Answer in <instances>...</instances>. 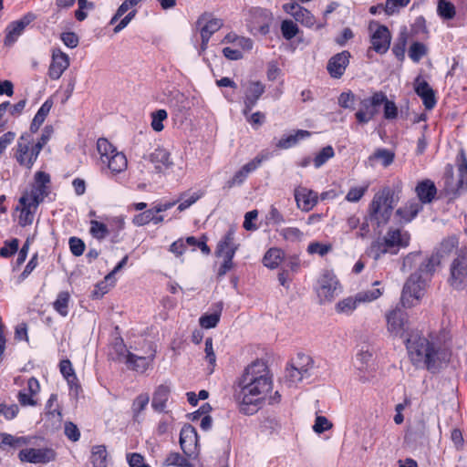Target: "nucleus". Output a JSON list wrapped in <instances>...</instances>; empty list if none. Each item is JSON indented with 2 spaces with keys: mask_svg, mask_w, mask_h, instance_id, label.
<instances>
[{
  "mask_svg": "<svg viewBox=\"0 0 467 467\" xmlns=\"http://www.w3.org/2000/svg\"><path fill=\"white\" fill-rule=\"evenodd\" d=\"M265 87L261 81H251L244 93V116L249 115L253 108L257 104L258 99L265 93Z\"/></svg>",
  "mask_w": 467,
  "mask_h": 467,
  "instance_id": "14",
  "label": "nucleus"
},
{
  "mask_svg": "<svg viewBox=\"0 0 467 467\" xmlns=\"http://www.w3.org/2000/svg\"><path fill=\"white\" fill-rule=\"evenodd\" d=\"M335 156V150L332 146L327 145L321 149L313 159L315 168L318 169L323 166L328 160Z\"/></svg>",
  "mask_w": 467,
  "mask_h": 467,
  "instance_id": "40",
  "label": "nucleus"
},
{
  "mask_svg": "<svg viewBox=\"0 0 467 467\" xmlns=\"http://www.w3.org/2000/svg\"><path fill=\"white\" fill-rule=\"evenodd\" d=\"M457 245L458 239L451 236L444 239L430 256H424L420 251H417L404 257L401 270L405 272L416 268V271L404 284L400 297L403 307H411L414 305L413 300L419 301L421 298L426 283L434 275L441 259L449 255Z\"/></svg>",
  "mask_w": 467,
  "mask_h": 467,
  "instance_id": "1",
  "label": "nucleus"
},
{
  "mask_svg": "<svg viewBox=\"0 0 467 467\" xmlns=\"http://www.w3.org/2000/svg\"><path fill=\"white\" fill-rule=\"evenodd\" d=\"M295 199L301 211L309 212L317 203V193L305 187H298L295 190Z\"/></svg>",
  "mask_w": 467,
  "mask_h": 467,
  "instance_id": "20",
  "label": "nucleus"
},
{
  "mask_svg": "<svg viewBox=\"0 0 467 467\" xmlns=\"http://www.w3.org/2000/svg\"><path fill=\"white\" fill-rule=\"evenodd\" d=\"M150 398L148 394L139 395L132 403V412L137 417L142 410H145L149 403Z\"/></svg>",
  "mask_w": 467,
  "mask_h": 467,
  "instance_id": "59",
  "label": "nucleus"
},
{
  "mask_svg": "<svg viewBox=\"0 0 467 467\" xmlns=\"http://www.w3.org/2000/svg\"><path fill=\"white\" fill-rule=\"evenodd\" d=\"M391 35L386 26H378L377 29L371 35V47L378 54H385L390 46Z\"/></svg>",
  "mask_w": 467,
  "mask_h": 467,
  "instance_id": "17",
  "label": "nucleus"
},
{
  "mask_svg": "<svg viewBox=\"0 0 467 467\" xmlns=\"http://www.w3.org/2000/svg\"><path fill=\"white\" fill-rule=\"evenodd\" d=\"M153 213H155L153 208L148 209L139 214H136L133 217L132 222L135 225L143 226L151 222L153 219Z\"/></svg>",
  "mask_w": 467,
  "mask_h": 467,
  "instance_id": "60",
  "label": "nucleus"
},
{
  "mask_svg": "<svg viewBox=\"0 0 467 467\" xmlns=\"http://www.w3.org/2000/svg\"><path fill=\"white\" fill-rule=\"evenodd\" d=\"M249 13L248 26L250 31L254 35L261 34L265 36L268 34L273 20L272 13L261 7H253Z\"/></svg>",
  "mask_w": 467,
  "mask_h": 467,
  "instance_id": "9",
  "label": "nucleus"
},
{
  "mask_svg": "<svg viewBox=\"0 0 467 467\" xmlns=\"http://www.w3.org/2000/svg\"><path fill=\"white\" fill-rule=\"evenodd\" d=\"M427 54V48L420 42H414L410 47L409 57L414 62H419Z\"/></svg>",
  "mask_w": 467,
  "mask_h": 467,
  "instance_id": "46",
  "label": "nucleus"
},
{
  "mask_svg": "<svg viewBox=\"0 0 467 467\" xmlns=\"http://www.w3.org/2000/svg\"><path fill=\"white\" fill-rule=\"evenodd\" d=\"M97 150L100 154V159L102 162H106V160L110 157V155L117 152L116 148L105 138H99L97 141Z\"/></svg>",
  "mask_w": 467,
  "mask_h": 467,
  "instance_id": "38",
  "label": "nucleus"
},
{
  "mask_svg": "<svg viewBox=\"0 0 467 467\" xmlns=\"http://www.w3.org/2000/svg\"><path fill=\"white\" fill-rule=\"evenodd\" d=\"M388 331L395 337H403L407 322V314L400 307H396L386 315Z\"/></svg>",
  "mask_w": 467,
  "mask_h": 467,
  "instance_id": "12",
  "label": "nucleus"
},
{
  "mask_svg": "<svg viewBox=\"0 0 467 467\" xmlns=\"http://www.w3.org/2000/svg\"><path fill=\"white\" fill-rule=\"evenodd\" d=\"M382 295V292L379 288H373L371 290L359 292L356 295L358 303L361 302H371L379 298Z\"/></svg>",
  "mask_w": 467,
  "mask_h": 467,
  "instance_id": "57",
  "label": "nucleus"
},
{
  "mask_svg": "<svg viewBox=\"0 0 467 467\" xmlns=\"http://www.w3.org/2000/svg\"><path fill=\"white\" fill-rule=\"evenodd\" d=\"M448 284L455 290L462 291L467 287V249H460L450 265Z\"/></svg>",
  "mask_w": 467,
  "mask_h": 467,
  "instance_id": "6",
  "label": "nucleus"
},
{
  "mask_svg": "<svg viewBox=\"0 0 467 467\" xmlns=\"http://www.w3.org/2000/svg\"><path fill=\"white\" fill-rule=\"evenodd\" d=\"M284 260V252L279 248H270L263 258L265 266L275 269Z\"/></svg>",
  "mask_w": 467,
  "mask_h": 467,
  "instance_id": "36",
  "label": "nucleus"
},
{
  "mask_svg": "<svg viewBox=\"0 0 467 467\" xmlns=\"http://www.w3.org/2000/svg\"><path fill=\"white\" fill-rule=\"evenodd\" d=\"M409 359L417 368L437 373L447 361V355L441 344L424 337L418 331H411L405 339Z\"/></svg>",
  "mask_w": 467,
  "mask_h": 467,
  "instance_id": "3",
  "label": "nucleus"
},
{
  "mask_svg": "<svg viewBox=\"0 0 467 467\" xmlns=\"http://www.w3.org/2000/svg\"><path fill=\"white\" fill-rule=\"evenodd\" d=\"M16 211H20L18 217L20 226L26 227L33 223L36 210L31 207L26 194L20 197L19 205L16 207Z\"/></svg>",
  "mask_w": 467,
  "mask_h": 467,
  "instance_id": "26",
  "label": "nucleus"
},
{
  "mask_svg": "<svg viewBox=\"0 0 467 467\" xmlns=\"http://www.w3.org/2000/svg\"><path fill=\"white\" fill-rule=\"evenodd\" d=\"M52 106L53 101L50 99H47L41 105L30 124V130L28 133H31V135L33 136L34 133L38 131L40 126L43 124L47 116L48 115Z\"/></svg>",
  "mask_w": 467,
  "mask_h": 467,
  "instance_id": "32",
  "label": "nucleus"
},
{
  "mask_svg": "<svg viewBox=\"0 0 467 467\" xmlns=\"http://www.w3.org/2000/svg\"><path fill=\"white\" fill-rule=\"evenodd\" d=\"M69 249L73 255L80 256L85 251V243L78 237H70L68 241Z\"/></svg>",
  "mask_w": 467,
  "mask_h": 467,
  "instance_id": "62",
  "label": "nucleus"
},
{
  "mask_svg": "<svg viewBox=\"0 0 467 467\" xmlns=\"http://www.w3.org/2000/svg\"><path fill=\"white\" fill-rule=\"evenodd\" d=\"M281 32L286 40H290L297 35L298 26L291 20H284L281 24Z\"/></svg>",
  "mask_w": 467,
  "mask_h": 467,
  "instance_id": "49",
  "label": "nucleus"
},
{
  "mask_svg": "<svg viewBox=\"0 0 467 467\" xmlns=\"http://www.w3.org/2000/svg\"><path fill=\"white\" fill-rule=\"evenodd\" d=\"M243 387L238 394L240 412L253 415L257 412L265 395L272 389L273 380L264 362L255 361L248 366L243 375Z\"/></svg>",
  "mask_w": 467,
  "mask_h": 467,
  "instance_id": "2",
  "label": "nucleus"
},
{
  "mask_svg": "<svg viewBox=\"0 0 467 467\" xmlns=\"http://www.w3.org/2000/svg\"><path fill=\"white\" fill-rule=\"evenodd\" d=\"M332 427L333 424L325 416H317L313 425V431L317 434H321L330 430Z\"/></svg>",
  "mask_w": 467,
  "mask_h": 467,
  "instance_id": "61",
  "label": "nucleus"
},
{
  "mask_svg": "<svg viewBox=\"0 0 467 467\" xmlns=\"http://www.w3.org/2000/svg\"><path fill=\"white\" fill-rule=\"evenodd\" d=\"M458 164L457 190L467 188V156L462 149L456 158Z\"/></svg>",
  "mask_w": 467,
  "mask_h": 467,
  "instance_id": "33",
  "label": "nucleus"
},
{
  "mask_svg": "<svg viewBox=\"0 0 467 467\" xmlns=\"http://www.w3.org/2000/svg\"><path fill=\"white\" fill-rule=\"evenodd\" d=\"M109 169L113 173H120L127 169L128 161L124 153L115 152L106 160Z\"/></svg>",
  "mask_w": 467,
  "mask_h": 467,
  "instance_id": "34",
  "label": "nucleus"
},
{
  "mask_svg": "<svg viewBox=\"0 0 467 467\" xmlns=\"http://www.w3.org/2000/svg\"><path fill=\"white\" fill-rule=\"evenodd\" d=\"M54 129L51 125H47L42 130L40 138L34 143L35 148L40 152L43 148L47 144L52 137Z\"/></svg>",
  "mask_w": 467,
  "mask_h": 467,
  "instance_id": "52",
  "label": "nucleus"
},
{
  "mask_svg": "<svg viewBox=\"0 0 467 467\" xmlns=\"http://www.w3.org/2000/svg\"><path fill=\"white\" fill-rule=\"evenodd\" d=\"M108 452L105 445H95L91 449L93 467H107Z\"/></svg>",
  "mask_w": 467,
  "mask_h": 467,
  "instance_id": "37",
  "label": "nucleus"
},
{
  "mask_svg": "<svg viewBox=\"0 0 467 467\" xmlns=\"http://www.w3.org/2000/svg\"><path fill=\"white\" fill-rule=\"evenodd\" d=\"M331 249L332 246L330 244H323L318 242L310 243L307 246V252L309 254H318L321 256L326 255Z\"/></svg>",
  "mask_w": 467,
  "mask_h": 467,
  "instance_id": "63",
  "label": "nucleus"
},
{
  "mask_svg": "<svg viewBox=\"0 0 467 467\" xmlns=\"http://www.w3.org/2000/svg\"><path fill=\"white\" fill-rule=\"evenodd\" d=\"M171 389L168 386L160 385L153 393L151 407L155 411L162 412L166 408Z\"/></svg>",
  "mask_w": 467,
  "mask_h": 467,
  "instance_id": "31",
  "label": "nucleus"
},
{
  "mask_svg": "<svg viewBox=\"0 0 467 467\" xmlns=\"http://www.w3.org/2000/svg\"><path fill=\"white\" fill-rule=\"evenodd\" d=\"M197 442L196 429L191 424L184 425L180 433V445L185 454H190L192 447Z\"/></svg>",
  "mask_w": 467,
  "mask_h": 467,
  "instance_id": "27",
  "label": "nucleus"
},
{
  "mask_svg": "<svg viewBox=\"0 0 467 467\" xmlns=\"http://www.w3.org/2000/svg\"><path fill=\"white\" fill-rule=\"evenodd\" d=\"M402 183L397 182L392 185L384 186L375 193L368 205V215L365 222L361 223L358 236L364 238L369 232L368 222L375 224L377 228L386 225L391 215L395 205L400 199Z\"/></svg>",
  "mask_w": 467,
  "mask_h": 467,
  "instance_id": "4",
  "label": "nucleus"
},
{
  "mask_svg": "<svg viewBox=\"0 0 467 467\" xmlns=\"http://www.w3.org/2000/svg\"><path fill=\"white\" fill-rule=\"evenodd\" d=\"M196 26L200 28L201 37L207 40L223 26V21L208 15H202L198 18Z\"/></svg>",
  "mask_w": 467,
  "mask_h": 467,
  "instance_id": "22",
  "label": "nucleus"
},
{
  "mask_svg": "<svg viewBox=\"0 0 467 467\" xmlns=\"http://www.w3.org/2000/svg\"><path fill=\"white\" fill-rule=\"evenodd\" d=\"M374 158L382 161L383 166L387 167L394 161V153L387 149H379L374 153Z\"/></svg>",
  "mask_w": 467,
  "mask_h": 467,
  "instance_id": "64",
  "label": "nucleus"
},
{
  "mask_svg": "<svg viewBox=\"0 0 467 467\" xmlns=\"http://www.w3.org/2000/svg\"><path fill=\"white\" fill-rule=\"evenodd\" d=\"M422 210V204L412 201L407 202L404 206L396 211V215L400 218L404 223L411 222L418 213Z\"/></svg>",
  "mask_w": 467,
  "mask_h": 467,
  "instance_id": "30",
  "label": "nucleus"
},
{
  "mask_svg": "<svg viewBox=\"0 0 467 467\" xmlns=\"http://www.w3.org/2000/svg\"><path fill=\"white\" fill-rule=\"evenodd\" d=\"M35 16L31 14L24 16L21 19L14 21L6 27V36L5 37V45L12 46L22 35L25 28L34 20Z\"/></svg>",
  "mask_w": 467,
  "mask_h": 467,
  "instance_id": "16",
  "label": "nucleus"
},
{
  "mask_svg": "<svg viewBox=\"0 0 467 467\" xmlns=\"http://www.w3.org/2000/svg\"><path fill=\"white\" fill-rule=\"evenodd\" d=\"M164 465L166 466H177V467H187L188 460L181 455L179 452H171L167 455Z\"/></svg>",
  "mask_w": 467,
  "mask_h": 467,
  "instance_id": "50",
  "label": "nucleus"
},
{
  "mask_svg": "<svg viewBox=\"0 0 467 467\" xmlns=\"http://www.w3.org/2000/svg\"><path fill=\"white\" fill-rule=\"evenodd\" d=\"M388 253L396 254L397 250H390L389 246L385 245L383 239H378L372 242L368 250V254L376 261L379 260L383 254Z\"/></svg>",
  "mask_w": 467,
  "mask_h": 467,
  "instance_id": "35",
  "label": "nucleus"
},
{
  "mask_svg": "<svg viewBox=\"0 0 467 467\" xmlns=\"http://www.w3.org/2000/svg\"><path fill=\"white\" fill-rule=\"evenodd\" d=\"M207 238L205 235H202L200 240L195 238L194 236H189L186 238L185 243L190 246H197L202 254L208 255L211 253L210 247L206 244Z\"/></svg>",
  "mask_w": 467,
  "mask_h": 467,
  "instance_id": "54",
  "label": "nucleus"
},
{
  "mask_svg": "<svg viewBox=\"0 0 467 467\" xmlns=\"http://www.w3.org/2000/svg\"><path fill=\"white\" fill-rule=\"evenodd\" d=\"M68 302L69 294L62 291L57 295L56 301L53 303V306L62 317H66L68 314Z\"/></svg>",
  "mask_w": 467,
  "mask_h": 467,
  "instance_id": "41",
  "label": "nucleus"
},
{
  "mask_svg": "<svg viewBox=\"0 0 467 467\" xmlns=\"http://www.w3.org/2000/svg\"><path fill=\"white\" fill-rule=\"evenodd\" d=\"M170 152L161 148L155 149L149 156V160L154 164L157 172H163L173 165Z\"/></svg>",
  "mask_w": 467,
  "mask_h": 467,
  "instance_id": "25",
  "label": "nucleus"
},
{
  "mask_svg": "<svg viewBox=\"0 0 467 467\" xmlns=\"http://www.w3.org/2000/svg\"><path fill=\"white\" fill-rule=\"evenodd\" d=\"M19 247V240L13 238L5 242V245L0 248V256L3 258H9L14 255Z\"/></svg>",
  "mask_w": 467,
  "mask_h": 467,
  "instance_id": "45",
  "label": "nucleus"
},
{
  "mask_svg": "<svg viewBox=\"0 0 467 467\" xmlns=\"http://www.w3.org/2000/svg\"><path fill=\"white\" fill-rule=\"evenodd\" d=\"M186 196V193H182L181 194L180 196V200H182V202H180V204L178 205V211L179 212H182L184 210H186L187 208H189L190 206H192L193 203H195L202 196V192H193L189 198L187 199H184V197Z\"/></svg>",
  "mask_w": 467,
  "mask_h": 467,
  "instance_id": "58",
  "label": "nucleus"
},
{
  "mask_svg": "<svg viewBox=\"0 0 467 467\" xmlns=\"http://www.w3.org/2000/svg\"><path fill=\"white\" fill-rule=\"evenodd\" d=\"M223 306V302H217L213 305V312L211 314H205L200 317V326L206 329L215 327L220 321Z\"/></svg>",
  "mask_w": 467,
  "mask_h": 467,
  "instance_id": "29",
  "label": "nucleus"
},
{
  "mask_svg": "<svg viewBox=\"0 0 467 467\" xmlns=\"http://www.w3.org/2000/svg\"><path fill=\"white\" fill-rule=\"evenodd\" d=\"M357 101L356 96L352 91L342 92L338 97V105L341 108L354 109Z\"/></svg>",
  "mask_w": 467,
  "mask_h": 467,
  "instance_id": "53",
  "label": "nucleus"
},
{
  "mask_svg": "<svg viewBox=\"0 0 467 467\" xmlns=\"http://www.w3.org/2000/svg\"><path fill=\"white\" fill-rule=\"evenodd\" d=\"M13 150L16 162L27 170L32 169L40 153L34 146V138L31 133H23Z\"/></svg>",
  "mask_w": 467,
  "mask_h": 467,
  "instance_id": "5",
  "label": "nucleus"
},
{
  "mask_svg": "<svg viewBox=\"0 0 467 467\" xmlns=\"http://www.w3.org/2000/svg\"><path fill=\"white\" fill-rule=\"evenodd\" d=\"M415 192L420 203L425 204L433 201L437 194V188L431 180L425 179L418 182Z\"/></svg>",
  "mask_w": 467,
  "mask_h": 467,
  "instance_id": "24",
  "label": "nucleus"
},
{
  "mask_svg": "<svg viewBox=\"0 0 467 467\" xmlns=\"http://www.w3.org/2000/svg\"><path fill=\"white\" fill-rule=\"evenodd\" d=\"M385 245L390 250L399 251L400 248H405L410 244V234L400 229L389 228L386 235L382 238Z\"/></svg>",
  "mask_w": 467,
  "mask_h": 467,
  "instance_id": "18",
  "label": "nucleus"
},
{
  "mask_svg": "<svg viewBox=\"0 0 467 467\" xmlns=\"http://www.w3.org/2000/svg\"><path fill=\"white\" fill-rule=\"evenodd\" d=\"M317 292L321 302L332 301L339 294V282L332 271L323 272L318 279Z\"/></svg>",
  "mask_w": 467,
  "mask_h": 467,
  "instance_id": "8",
  "label": "nucleus"
},
{
  "mask_svg": "<svg viewBox=\"0 0 467 467\" xmlns=\"http://www.w3.org/2000/svg\"><path fill=\"white\" fill-rule=\"evenodd\" d=\"M384 100L386 94L382 91L374 92L371 97L359 99V109L355 113L357 122L365 125L372 120L379 114Z\"/></svg>",
  "mask_w": 467,
  "mask_h": 467,
  "instance_id": "7",
  "label": "nucleus"
},
{
  "mask_svg": "<svg viewBox=\"0 0 467 467\" xmlns=\"http://www.w3.org/2000/svg\"><path fill=\"white\" fill-rule=\"evenodd\" d=\"M69 66L68 56L60 50L53 51L52 61L48 68L51 79H58Z\"/></svg>",
  "mask_w": 467,
  "mask_h": 467,
  "instance_id": "21",
  "label": "nucleus"
},
{
  "mask_svg": "<svg viewBox=\"0 0 467 467\" xmlns=\"http://www.w3.org/2000/svg\"><path fill=\"white\" fill-rule=\"evenodd\" d=\"M294 18L306 27H311L316 24L314 15L305 7H302Z\"/></svg>",
  "mask_w": 467,
  "mask_h": 467,
  "instance_id": "47",
  "label": "nucleus"
},
{
  "mask_svg": "<svg viewBox=\"0 0 467 467\" xmlns=\"http://www.w3.org/2000/svg\"><path fill=\"white\" fill-rule=\"evenodd\" d=\"M267 159L268 155L264 153H260L255 156L253 160L235 171L234 176L226 182L224 188L231 189L235 186H241L246 181L249 174L256 171Z\"/></svg>",
  "mask_w": 467,
  "mask_h": 467,
  "instance_id": "10",
  "label": "nucleus"
},
{
  "mask_svg": "<svg viewBox=\"0 0 467 467\" xmlns=\"http://www.w3.org/2000/svg\"><path fill=\"white\" fill-rule=\"evenodd\" d=\"M23 444H26L24 437H16L8 433H0V447L9 446L12 448H17Z\"/></svg>",
  "mask_w": 467,
  "mask_h": 467,
  "instance_id": "43",
  "label": "nucleus"
},
{
  "mask_svg": "<svg viewBox=\"0 0 467 467\" xmlns=\"http://www.w3.org/2000/svg\"><path fill=\"white\" fill-rule=\"evenodd\" d=\"M234 235L235 230L234 228H230L225 233V234L217 244L215 249L216 256L226 259H234V254L239 248V244L235 242Z\"/></svg>",
  "mask_w": 467,
  "mask_h": 467,
  "instance_id": "13",
  "label": "nucleus"
},
{
  "mask_svg": "<svg viewBox=\"0 0 467 467\" xmlns=\"http://www.w3.org/2000/svg\"><path fill=\"white\" fill-rule=\"evenodd\" d=\"M437 13L441 18L451 20L455 16V6L448 0H439Z\"/></svg>",
  "mask_w": 467,
  "mask_h": 467,
  "instance_id": "39",
  "label": "nucleus"
},
{
  "mask_svg": "<svg viewBox=\"0 0 467 467\" xmlns=\"http://www.w3.org/2000/svg\"><path fill=\"white\" fill-rule=\"evenodd\" d=\"M280 234L289 242H297L303 237V233L296 227H285L281 230Z\"/></svg>",
  "mask_w": 467,
  "mask_h": 467,
  "instance_id": "56",
  "label": "nucleus"
},
{
  "mask_svg": "<svg viewBox=\"0 0 467 467\" xmlns=\"http://www.w3.org/2000/svg\"><path fill=\"white\" fill-rule=\"evenodd\" d=\"M358 305V303L356 296L354 298L348 297L339 301L337 304L336 308L338 313L349 314L357 308Z\"/></svg>",
  "mask_w": 467,
  "mask_h": 467,
  "instance_id": "48",
  "label": "nucleus"
},
{
  "mask_svg": "<svg viewBox=\"0 0 467 467\" xmlns=\"http://www.w3.org/2000/svg\"><path fill=\"white\" fill-rule=\"evenodd\" d=\"M414 89L416 94L422 99L426 109H432L435 107L437 103L435 93L427 81H420V78H417Z\"/></svg>",
  "mask_w": 467,
  "mask_h": 467,
  "instance_id": "23",
  "label": "nucleus"
},
{
  "mask_svg": "<svg viewBox=\"0 0 467 467\" xmlns=\"http://www.w3.org/2000/svg\"><path fill=\"white\" fill-rule=\"evenodd\" d=\"M155 349L151 350L150 354L148 356H137L131 352H128L126 355L125 363L128 368L139 373H144L149 368L151 367L155 358Z\"/></svg>",
  "mask_w": 467,
  "mask_h": 467,
  "instance_id": "19",
  "label": "nucleus"
},
{
  "mask_svg": "<svg viewBox=\"0 0 467 467\" xmlns=\"http://www.w3.org/2000/svg\"><path fill=\"white\" fill-rule=\"evenodd\" d=\"M311 132L305 130H296L293 134L284 135L276 143L275 147L281 150H287L296 146L300 140L307 139Z\"/></svg>",
  "mask_w": 467,
  "mask_h": 467,
  "instance_id": "28",
  "label": "nucleus"
},
{
  "mask_svg": "<svg viewBox=\"0 0 467 467\" xmlns=\"http://www.w3.org/2000/svg\"><path fill=\"white\" fill-rule=\"evenodd\" d=\"M407 45V34L405 32L400 33L396 42L392 47V53L395 57L402 61L405 57V49Z\"/></svg>",
  "mask_w": 467,
  "mask_h": 467,
  "instance_id": "42",
  "label": "nucleus"
},
{
  "mask_svg": "<svg viewBox=\"0 0 467 467\" xmlns=\"http://www.w3.org/2000/svg\"><path fill=\"white\" fill-rule=\"evenodd\" d=\"M350 53L344 50L330 57L327 65V70L333 78H340L349 64Z\"/></svg>",
  "mask_w": 467,
  "mask_h": 467,
  "instance_id": "15",
  "label": "nucleus"
},
{
  "mask_svg": "<svg viewBox=\"0 0 467 467\" xmlns=\"http://www.w3.org/2000/svg\"><path fill=\"white\" fill-rule=\"evenodd\" d=\"M368 185L352 187L349 189L345 199L349 202H357L365 195V193L368 192Z\"/></svg>",
  "mask_w": 467,
  "mask_h": 467,
  "instance_id": "55",
  "label": "nucleus"
},
{
  "mask_svg": "<svg viewBox=\"0 0 467 467\" xmlns=\"http://www.w3.org/2000/svg\"><path fill=\"white\" fill-rule=\"evenodd\" d=\"M167 111L165 109H158L151 114V128L155 131H161L163 130L162 121L167 119Z\"/></svg>",
  "mask_w": 467,
  "mask_h": 467,
  "instance_id": "51",
  "label": "nucleus"
},
{
  "mask_svg": "<svg viewBox=\"0 0 467 467\" xmlns=\"http://www.w3.org/2000/svg\"><path fill=\"white\" fill-rule=\"evenodd\" d=\"M57 453L51 448H28L21 450L18 458L23 462L46 464L56 460Z\"/></svg>",
  "mask_w": 467,
  "mask_h": 467,
  "instance_id": "11",
  "label": "nucleus"
},
{
  "mask_svg": "<svg viewBox=\"0 0 467 467\" xmlns=\"http://www.w3.org/2000/svg\"><path fill=\"white\" fill-rule=\"evenodd\" d=\"M90 234L94 238L102 240L109 234V230L105 223L92 220L90 222Z\"/></svg>",
  "mask_w": 467,
  "mask_h": 467,
  "instance_id": "44",
  "label": "nucleus"
}]
</instances>
